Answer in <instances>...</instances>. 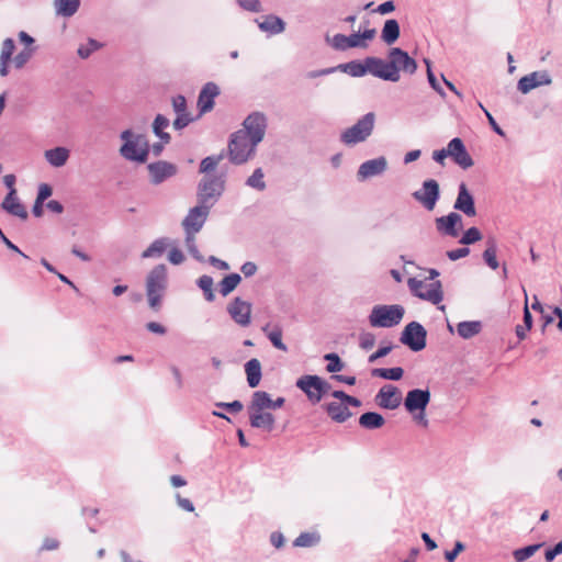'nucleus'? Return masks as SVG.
Wrapping results in <instances>:
<instances>
[{
	"label": "nucleus",
	"instance_id": "nucleus-1",
	"mask_svg": "<svg viewBox=\"0 0 562 562\" xmlns=\"http://www.w3.org/2000/svg\"><path fill=\"white\" fill-rule=\"evenodd\" d=\"M120 138L123 140L120 148V155L123 158L139 164L147 161L150 146L145 134H135L132 130H125L121 133Z\"/></svg>",
	"mask_w": 562,
	"mask_h": 562
},
{
	"label": "nucleus",
	"instance_id": "nucleus-2",
	"mask_svg": "<svg viewBox=\"0 0 562 562\" xmlns=\"http://www.w3.org/2000/svg\"><path fill=\"white\" fill-rule=\"evenodd\" d=\"M168 285L167 267L164 263L155 266L146 278V295L150 308L158 311L161 297Z\"/></svg>",
	"mask_w": 562,
	"mask_h": 562
},
{
	"label": "nucleus",
	"instance_id": "nucleus-3",
	"mask_svg": "<svg viewBox=\"0 0 562 562\" xmlns=\"http://www.w3.org/2000/svg\"><path fill=\"white\" fill-rule=\"evenodd\" d=\"M405 314L402 305H375L369 315L372 327L390 328L398 325Z\"/></svg>",
	"mask_w": 562,
	"mask_h": 562
},
{
	"label": "nucleus",
	"instance_id": "nucleus-4",
	"mask_svg": "<svg viewBox=\"0 0 562 562\" xmlns=\"http://www.w3.org/2000/svg\"><path fill=\"white\" fill-rule=\"evenodd\" d=\"M331 396L339 400L340 402H330L325 405V411L328 416L336 423H344L351 417V412L348 405L352 407H359L361 401L355 396L347 394L341 390L331 392Z\"/></svg>",
	"mask_w": 562,
	"mask_h": 562
},
{
	"label": "nucleus",
	"instance_id": "nucleus-5",
	"mask_svg": "<svg viewBox=\"0 0 562 562\" xmlns=\"http://www.w3.org/2000/svg\"><path fill=\"white\" fill-rule=\"evenodd\" d=\"M374 123L375 114L373 112H368L352 126L341 133L340 140L347 146L364 142L372 134Z\"/></svg>",
	"mask_w": 562,
	"mask_h": 562
},
{
	"label": "nucleus",
	"instance_id": "nucleus-6",
	"mask_svg": "<svg viewBox=\"0 0 562 562\" xmlns=\"http://www.w3.org/2000/svg\"><path fill=\"white\" fill-rule=\"evenodd\" d=\"M224 186L225 176L223 173L205 176L198 186L199 203L210 205L212 207L222 195Z\"/></svg>",
	"mask_w": 562,
	"mask_h": 562
},
{
	"label": "nucleus",
	"instance_id": "nucleus-7",
	"mask_svg": "<svg viewBox=\"0 0 562 562\" xmlns=\"http://www.w3.org/2000/svg\"><path fill=\"white\" fill-rule=\"evenodd\" d=\"M295 385L306 394L313 404L321 402L323 396L331 389V385L321 376L308 374L297 379Z\"/></svg>",
	"mask_w": 562,
	"mask_h": 562
},
{
	"label": "nucleus",
	"instance_id": "nucleus-8",
	"mask_svg": "<svg viewBox=\"0 0 562 562\" xmlns=\"http://www.w3.org/2000/svg\"><path fill=\"white\" fill-rule=\"evenodd\" d=\"M240 125V130L231 134L227 149H224L225 158L237 166L246 164V120Z\"/></svg>",
	"mask_w": 562,
	"mask_h": 562
},
{
	"label": "nucleus",
	"instance_id": "nucleus-9",
	"mask_svg": "<svg viewBox=\"0 0 562 562\" xmlns=\"http://www.w3.org/2000/svg\"><path fill=\"white\" fill-rule=\"evenodd\" d=\"M267 127L268 120L263 113L248 114V160L255 155L256 146L262 142Z\"/></svg>",
	"mask_w": 562,
	"mask_h": 562
},
{
	"label": "nucleus",
	"instance_id": "nucleus-10",
	"mask_svg": "<svg viewBox=\"0 0 562 562\" xmlns=\"http://www.w3.org/2000/svg\"><path fill=\"white\" fill-rule=\"evenodd\" d=\"M400 341L412 351L418 352L427 345V330L420 323L413 321L404 327Z\"/></svg>",
	"mask_w": 562,
	"mask_h": 562
},
{
	"label": "nucleus",
	"instance_id": "nucleus-11",
	"mask_svg": "<svg viewBox=\"0 0 562 562\" xmlns=\"http://www.w3.org/2000/svg\"><path fill=\"white\" fill-rule=\"evenodd\" d=\"M407 285L411 292L420 300L428 301L435 305L439 304L443 299L441 281L436 280L428 285L427 291H422L425 286L424 281L416 278H409Z\"/></svg>",
	"mask_w": 562,
	"mask_h": 562
},
{
	"label": "nucleus",
	"instance_id": "nucleus-12",
	"mask_svg": "<svg viewBox=\"0 0 562 562\" xmlns=\"http://www.w3.org/2000/svg\"><path fill=\"white\" fill-rule=\"evenodd\" d=\"M367 69L368 74L385 81L397 82L401 79V75H396L394 63H391V59L367 57Z\"/></svg>",
	"mask_w": 562,
	"mask_h": 562
},
{
	"label": "nucleus",
	"instance_id": "nucleus-13",
	"mask_svg": "<svg viewBox=\"0 0 562 562\" xmlns=\"http://www.w3.org/2000/svg\"><path fill=\"white\" fill-rule=\"evenodd\" d=\"M412 195L427 211H432L440 198L439 183L435 179H427Z\"/></svg>",
	"mask_w": 562,
	"mask_h": 562
},
{
	"label": "nucleus",
	"instance_id": "nucleus-14",
	"mask_svg": "<svg viewBox=\"0 0 562 562\" xmlns=\"http://www.w3.org/2000/svg\"><path fill=\"white\" fill-rule=\"evenodd\" d=\"M431 398L429 389H413L404 398V407L409 414L425 412Z\"/></svg>",
	"mask_w": 562,
	"mask_h": 562
},
{
	"label": "nucleus",
	"instance_id": "nucleus-15",
	"mask_svg": "<svg viewBox=\"0 0 562 562\" xmlns=\"http://www.w3.org/2000/svg\"><path fill=\"white\" fill-rule=\"evenodd\" d=\"M374 401L383 409H396L402 403V393L393 384L383 385L376 393Z\"/></svg>",
	"mask_w": 562,
	"mask_h": 562
},
{
	"label": "nucleus",
	"instance_id": "nucleus-16",
	"mask_svg": "<svg viewBox=\"0 0 562 562\" xmlns=\"http://www.w3.org/2000/svg\"><path fill=\"white\" fill-rule=\"evenodd\" d=\"M210 205L201 204L189 210L187 216L182 221V227L184 231L200 232L205 224L209 213Z\"/></svg>",
	"mask_w": 562,
	"mask_h": 562
},
{
	"label": "nucleus",
	"instance_id": "nucleus-17",
	"mask_svg": "<svg viewBox=\"0 0 562 562\" xmlns=\"http://www.w3.org/2000/svg\"><path fill=\"white\" fill-rule=\"evenodd\" d=\"M389 59H391V63H394L396 75H400L401 71L413 75L417 70L416 60L400 47H392L389 50Z\"/></svg>",
	"mask_w": 562,
	"mask_h": 562
},
{
	"label": "nucleus",
	"instance_id": "nucleus-18",
	"mask_svg": "<svg viewBox=\"0 0 562 562\" xmlns=\"http://www.w3.org/2000/svg\"><path fill=\"white\" fill-rule=\"evenodd\" d=\"M552 83V78L547 70L533 71L529 75L521 77L518 80L517 89L526 94L530 92L532 89H536L540 86H549Z\"/></svg>",
	"mask_w": 562,
	"mask_h": 562
},
{
	"label": "nucleus",
	"instance_id": "nucleus-19",
	"mask_svg": "<svg viewBox=\"0 0 562 562\" xmlns=\"http://www.w3.org/2000/svg\"><path fill=\"white\" fill-rule=\"evenodd\" d=\"M436 229L446 236L458 237L462 228V216L458 212H450L448 215L437 217Z\"/></svg>",
	"mask_w": 562,
	"mask_h": 562
},
{
	"label": "nucleus",
	"instance_id": "nucleus-20",
	"mask_svg": "<svg viewBox=\"0 0 562 562\" xmlns=\"http://www.w3.org/2000/svg\"><path fill=\"white\" fill-rule=\"evenodd\" d=\"M449 156L462 169H468L474 165V161L468 153L463 140L459 137L452 138L447 146Z\"/></svg>",
	"mask_w": 562,
	"mask_h": 562
},
{
	"label": "nucleus",
	"instance_id": "nucleus-21",
	"mask_svg": "<svg viewBox=\"0 0 562 562\" xmlns=\"http://www.w3.org/2000/svg\"><path fill=\"white\" fill-rule=\"evenodd\" d=\"M147 169L153 184H160L177 173V166L166 160L151 162L147 166Z\"/></svg>",
	"mask_w": 562,
	"mask_h": 562
},
{
	"label": "nucleus",
	"instance_id": "nucleus-22",
	"mask_svg": "<svg viewBox=\"0 0 562 562\" xmlns=\"http://www.w3.org/2000/svg\"><path fill=\"white\" fill-rule=\"evenodd\" d=\"M456 211L462 212L468 217L476 215L475 201L472 193L468 190L464 182H461L458 188V195L453 204Z\"/></svg>",
	"mask_w": 562,
	"mask_h": 562
},
{
	"label": "nucleus",
	"instance_id": "nucleus-23",
	"mask_svg": "<svg viewBox=\"0 0 562 562\" xmlns=\"http://www.w3.org/2000/svg\"><path fill=\"white\" fill-rule=\"evenodd\" d=\"M387 168V160L384 156L362 162L358 169L357 177L364 180L371 177L382 175Z\"/></svg>",
	"mask_w": 562,
	"mask_h": 562
},
{
	"label": "nucleus",
	"instance_id": "nucleus-24",
	"mask_svg": "<svg viewBox=\"0 0 562 562\" xmlns=\"http://www.w3.org/2000/svg\"><path fill=\"white\" fill-rule=\"evenodd\" d=\"M255 23L259 30L268 36L278 35L284 32L285 22L278 15L267 14L255 19Z\"/></svg>",
	"mask_w": 562,
	"mask_h": 562
},
{
	"label": "nucleus",
	"instance_id": "nucleus-25",
	"mask_svg": "<svg viewBox=\"0 0 562 562\" xmlns=\"http://www.w3.org/2000/svg\"><path fill=\"white\" fill-rule=\"evenodd\" d=\"M220 94V88L214 82L204 85L199 94L198 105L200 113H206L214 106V99Z\"/></svg>",
	"mask_w": 562,
	"mask_h": 562
},
{
	"label": "nucleus",
	"instance_id": "nucleus-26",
	"mask_svg": "<svg viewBox=\"0 0 562 562\" xmlns=\"http://www.w3.org/2000/svg\"><path fill=\"white\" fill-rule=\"evenodd\" d=\"M249 423L254 428L270 432L274 428L276 419L269 411L250 409Z\"/></svg>",
	"mask_w": 562,
	"mask_h": 562
},
{
	"label": "nucleus",
	"instance_id": "nucleus-27",
	"mask_svg": "<svg viewBox=\"0 0 562 562\" xmlns=\"http://www.w3.org/2000/svg\"><path fill=\"white\" fill-rule=\"evenodd\" d=\"M1 207L21 220L27 218V211L25 206L19 201L16 196V190L12 189L8 192L7 196L1 203Z\"/></svg>",
	"mask_w": 562,
	"mask_h": 562
},
{
	"label": "nucleus",
	"instance_id": "nucleus-28",
	"mask_svg": "<svg viewBox=\"0 0 562 562\" xmlns=\"http://www.w3.org/2000/svg\"><path fill=\"white\" fill-rule=\"evenodd\" d=\"M15 50L13 38L8 37L2 42L0 53V76L7 77L9 74V64L13 60L12 55Z\"/></svg>",
	"mask_w": 562,
	"mask_h": 562
},
{
	"label": "nucleus",
	"instance_id": "nucleus-29",
	"mask_svg": "<svg viewBox=\"0 0 562 562\" xmlns=\"http://www.w3.org/2000/svg\"><path fill=\"white\" fill-rule=\"evenodd\" d=\"M15 50L13 38L8 37L2 42L0 53V76L7 77L9 74V64L13 60L12 55Z\"/></svg>",
	"mask_w": 562,
	"mask_h": 562
},
{
	"label": "nucleus",
	"instance_id": "nucleus-30",
	"mask_svg": "<svg viewBox=\"0 0 562 562\" xmlns=\"http://www.w3.org/2000/svg\"><path fill=\"white\" fill-rule=\"evenodd\" d=\"M337 71L346 72L351 77H363L368 74L367 69V57L360 60H351L345 64L337 65Z\"/></svg>",
	"mask_w": 562,
	"mask_h": 562
},
{
	"label": "nucleus",
	"instance_id": "nucleus-31",
	"mask_svg": "<svg viewBox=\"0 0 562 562\" xmlns=\"http://www.w3.org/2000/svg\"><path fill=\"white\" fill-rule=\"evenodd\" d=\"M400 35L401 29L398 22L395 19L386 20L381 32L382 41L387 45H392L398 40Z\"/></svg>",
	"mask_w": 562,
	"mask_h": 562
},
{
	"label": "nucleus",
	"instance_id": "nucleus-32",
	"mask_svg": "<svg viewBox=\"0 0 562 562\" xmlns=\"http://www.w3.org/2000/svg\"><path fill=\"white\" fill-rule=\"evenodd\" d=\"M481 321H463L457 325V333L463 339H470L482 331Z\"/></svg>",
	"mask_w": 562,
	"mask_h": 562
},
{
	"label": "nucleus",
	"instance_id": "nucleus-33",
	"mask_svg": "<svg viewBox=\"0 0 562 562\" xmlns=\"http://www.w3.org/2000/svg\"><path fill=\"white\" fill-rule=\"evenodd\" d=\"M246 301L240 297H235L227 306V312L231 317L240 326H246Z\"/></svg>",
	"mask_w": 562,
	"mask_h": 562
},
{
	"label": "nucleus",
	"instance_id": "nucleus-34",
	"mask_svg": "<svg viewBox=\"0 0 562 562\" xmlns=\"http://www.w3.org/2000/svg\"><path fill=\"white\" fill-rule=\"evenodd\" d=\"M81 0H54V7L57 15L70 18L75 15L80 8Z\"/></svg>",
	"mask_w": 562,
	"mask_h": 562
},
{
	"label": "nucleus",
	"instance_id": "nucleus-35",
	"mask_svg": "<svg viewBox=\"0 0 562 562\" xmlns=\"http://www.w3.org/2000/svg\"><path fill=\"white\" fill-rule=\"evenodd\" d=\"M45 158L53 167L64 166L69 158V150L65 147H55L45 151Z\"/></svg>",
	"mask_w": 562,
	"mask_h": 562
},
{
	"label": "nucleus",
	"instance_id": "nucleus-36",
	"mask_svg": "<svg viewBox=\"0 0 562 562\" xmlns=\"http://www.w3.org/2000/svg\"><path fill=\"white\" fill-rule=\"evenodd\" d=\"M385 424L384 417L376 412H367L359 417V425L364 429H378Z\"/></svg>",
	"mask_w": 562,
	"mask_h": 562
},
{
	"label": "nucleus",
	"instance_id": "nucleus-37",
	"mask_svg": "<svg viewBox=\"0 0 562 562\" xmlns=\"http://www.w3.org/2000/svg\"><path fill=\"white\" fill-rule=\"evenodd\" d=\"M249 409L272 411V398L266 391H256L251 397Z\"/></svg>",
	"mask_w": 562,
	"mask_h": 562
},
{
	"label": "nucleus",
	"instance_id": "nucleus-38",
	"mask_svg": "<svg viewBox=\"0 0 562 562\" xmlns=\"http://www.w3.org/2000/svg\"><path fill=\"white\" fill-rule=\"evenodd\" d=\"M169 246V239L166 237L155 239L142 254V258H158L162 256Z\"/></svg>",
	"mask_w": 562,
	"mask_h": 562
},
{
	"label": "nucleus",
	"instance_id": "nucleus-39",
	"mask_svg": "<svg viewBox=\"0 0 562 562\" xmlns=\"http://www.w3.org/2000/svg\"><path fill=\"white\" fill-rule=\"evenodd\" d=\"M497 254V244L495 238L490 237L486 240V249L483 251V260L484 262L492 269L496 270L499 267V263L496 258Z\"/></svg>",
	"mask_w": 562,
	"mask_h": 562
},
{
	"label": "nucleus",
	"instance_id": "nucleus-40",
	"mask_svg": "<svg viewBox=\"0 0 562 562\" xmlns=\"http://www.w3.org/2000/svg\"><path fill=\"white\" fill-rule=\"evenodd\" d=\"M371 375L374 378H382L385 380L398 381L404 375V370L401 367L394 368H375L371 370Z\"/></svg>",
	"mask_w": 562,
	"mask_h": 562
},
{
	"label": "nucleus",
	"instance_id": "nucleus-41",
	"mask_svg": "<svg viewBox=\"0 0 562 562\" xmlns=\"http://www.w3.org/2000/svg\"><path fill=\"white\" fill-rule=\"evenodd\" d=\"M169 120L162 114H158L153 123V132L164 144H168L171 139L169 133L164 132V128L168 127Z\"/></svg>",
	"mask_w": 562,
	"mask_h": 562
},
{
	"label": "nucleus",
	"instance_id": "nucleus-42",
	"mask_svg": "<svg viewBox=\"0 0 562 562\" xmlns=\"http://www.w3.org/2000/svg\"><path fill=\"white\" fill-rule=\"evenodd\" d=\"M261 363L258 359L248 360V387H257L261 380Z\"/></svg>",
	"mask_w": 562,
	"mask_h": 562
},
{
	"label": "nucleus",
	"instance_id": "nucleus-43",
	"mask_svg": "<svg viewBox=\"0 0 562 562\" xmlns=\"http://www.w3.org/2000/svg\"><path fill=\"white\" fill-rule=\"evenodd\" d=\"M225 158V150H222L217 155L207 156L202 159L200 162L199 171L201 173H205L206 176H211L210 173L215 170L217 165Z\"/></svg>",
	"mask_w": 562,
	"mask_h": 562
},
{
	"label": "nucleus",
	"instance_id": "nucleus-44",
	"mask_svg": "<svg viewBox=\"0 0 562 562\" xmlns=\"http://www.w3.org/2000/svg\"><path fill=\"white\" fill-rule=\"evenodd\" d=\"M241 282V276L238 273H231L223 278V280L220 282V293L223 296H227L229 293H232L237 285Z\"/></svg>",
	"mask_w": 562,
	"mask_h": 562
},
{
	"label": "nucleus",
	"instance_id": "nucleus-45",
	"mask_svg": "<svg viewBox=\"0 0 562 562\" xmlns=\"http://www.w3.org/2000/svg\"><path fill=\"white\" fill-rule=\"evenodd\" d=\"M269 327L270 325L267 324L265 327H262V330L266 333L272 346L279 350L286 351L288 348L282 341V329L279 326H274L271 330H269Z\"/></svg>",
	"mask_w": 562,
	"mask_h": 562
},
{
	"label": "nucleus",
	"instance_id": "nucleus-46",
	"mask_svg": "<svg viewBox=\"0 0 562 562\" xmlns=\"http://www.w3.org/2000/svg\"><path fill=\"white\" fill-rule=\"evenodd\" d=\"M186 238L184 244L189 251V254L199 262H205V258L201 252L199 251L196 244H195V234L199 232H192V231H184Z\"/></svg>",
	"mask_w": 562,
	"mask_h": 562
},
{
	"label": "nucleus",
	"instance_id": "nucleus-47",
	"mask_svg": "<svg viewBox=\"0 0 562 562\" xmlns=\"http://www.w3.org/2000/svg\"><path fill=\"white\" fill-rule=\"evenodd\" d=\"M196 285L202 290L204 299L207 302H213L215 300V294L213 291V278L203 274L196 280Z\"/></svg>",
	"mask_w": 562,
	"mask_h": 562
},
{
	"label": "nucleus",
	"instance_id": "nucleus-48",
	"mask_svg": "<svg viewBox=\"0 0 562 562\" xmlns=\"http://www.w3.org/2000/svg\"><path fill=\"white\" fill-rule=\"evenodd\" d=\"M324 360L328 362L326 366V371L329 373H337L345 367V363L341 361L340 357L335 352L326 353L324 356Z\"/></svg>",
	"mask_w": 562,
	"mask_h": 562
},
{
	"label": "nucleus",
	"instance_id": "nucleus-49",
	"mask_svg": "<svg viewBox=\"0 0 562 562\" xmlns=\"http://www.w3.org/2000/svg\"><path fill=\"white\" fill-rule=\"evenodd\" d=\"M35 53V48L33 47H24L21 52H19L13 58L12 63L16 69H22L29 60L33 57Z\"/></svg>",
	"mask_w": 562,
	"mask_h": 562
},
{
	"label": "nucleus",
	"instance_id": "nucleus-50",
	"mask_svg": "<svg viewBox=\"0 0 562 562\" xmlns=\"http://www.w3.org/2000/svg\"><path fill=\"white\" fill-rule=\"evenodd\" d=\"M542 543L530 544L520 549H517L513 552L514 559L517 562H522L533 555L540 548Z\"/></svg>",
	"mask_w": 562,
	"mask_h": 562
},
{
	"label": "nucleus",
	"instance_id": "nucleus-51",
	"mask_svg": "<svg viewBox=\"0 0 562 562\" xmlns=\"http://www.w3.org/2000/svg\"><path fill=\"white\" fill-rule=\"evenodd\" d=\"M102 47V44L99 43L98 41L93 40V38H89L87 44H81L78 49H77V54L80 58L82 59H87L88 57H90V55L100 49Z\"/></svg>",
	"mask_w": 562,
	"mask_h": 562
},
{
	"label": "nucleus",
	"instance_id": "nucleus-52",
	"mask_svg": "<svg viewBox=\"0 0 562 562\" xmlns=\"http://www.w3.org/2000/svg\"><path fill=\"white\" fill-rule=\"evenodd\" d=\"M319 541V536L312 532H302L293 542L294 547H313Z\"/></svg>",
	"mask_w": 562,
	"mask_h": 562
},
{
	"label": "nucleus",
	"instance_id": "nucleus-53",
	"mask_svg": "<svg viewBox=\"0 0 562 562\" xmlns=\"http://www.w3.org/2000/svg\"><path fill=\"white\" fill-rule=\"evenodd\" d=\"M483 238L481 231L477 227H470L468 228L462 237L460 238L459 243L462 245H472L476 241H480Z\"/></svg>",
	"mask_w": 562,
	"mask_h": 562
},
{
	"label": "nucleus",
	"instance_id": "nucleus-54",
	"mask_svg": "<svg viewBox=\"0 0 562 562\" xmlns=\"http://www.w3.org/2000/svg\"><path fill=\"white\" fill-rule=\"evenodd\" d=\"M327 42L336 50L345 52L350 48L348 35L335 34L331 38L327 37Z\"/></svg>",
	"mask_w": 562,
	"mask_h": 562
},
{
	"label": "nucleus",
	"instance_id": "nucleus-55",
	"mask_svg": "<svg viewBox=\"0 0 562 562\" xmlns=\"http://www.w3.org/2000/svg\"><path fill=\"white\" fill-rule=\"evenodd\" d=\"M426 66H427V79H428V82L430 85V87L437 92L439 93L442 98L446 97V92L445 90L442 89V87L439 85L436 76L434 75L432 70H431V64H430V60L429 59H424Z\"/></svg>",
	"mask_w": 562,
	"mask_h": 562
},
{
	"label": "nucleus",
	"instance_id": "nucleus-56",
	"mask_svg": "<svg viewBox=\"0 0 562 562\" xmlns=\"http://www.w3.org/2000/svg\"><path fill=\"white\" fill-rule=\"evenodd\" d=\"M248 186L255 188L259 191L266 188V183L263 181V172L261 168H257L250 177H248Z\"/></svg>",
	"mask_w": 562,
	"mask_h": 562
},
{
	"label": "nucleus",
	"instance_id": "nucleus-57",
	"mask_svg": "<svg viewBox=\"0 0 562 562\" xmlns=\"http://www.w3.org/2000/svg\"><path fill=\"white\" fill-rule=\"evenodd\" d=\"M375 345V336L370 331H363L359 336V346L363 350H370Z\"/></svg>",
	"mask_w": 562,
	"mask_h": 562
},
{
	"label": "nucleus",
	"instance_id": "nucleus-58",
	"mask_svg": "<svg viewBox=\"0 0 562 562\" xmlns=\"http://www.w3.org/2000/svg\"><path fill=\"white\" fill-rule=\"evenodd\" d=\"M465 550V544L462 541H456L452 550L445 551V559L447 562H454L457 557Z\"/></svg>",
	"mask_w": 562,
	"mask_h": 562
},
{
	"label": "nucleus",
	"instance_id": "nucleus-59",
	"mask_svg": "<svg viewBox=\"0 0 562 562\" xmlns=\"http://www.w3.org/2000/svg\"><path fill=\"white\" fill-rule=\"evenodd\" d=\"M192 121H193V117L189 113L177 114V117L173 121V127H175V130L180 131V130L187 127Z\"/></svg>",
	"mask_w": 562,
	"mask_h": 562
},
{
	"label": "nucleus",
	"instance_id": "nucleus-60",
	"mask_svg": "<svg viewBox=\"0 0 562 562\" xmlns=\"http://www.w3.org/2000/svg\"><path fill=\"white\" fill-rule=\"evenodd\" d=\"M393 349V345L381 346L375 352L368 358L369 363H374L378 359L387 356Z\"/></svg>",
	"mask_w": 562,
	"mask_h": 562
},
{
	"label": "nucleus",
	"instance_id": "nucleus-61",
	"mask_svg": "<svg viewBox=\"0 0 562 562\" xmlns=\"http://www.w3.org/2000/svg\"><path fill=\"white\" fill-rule=\"evenodd\" d=\"M172 106L177 114L187 112V100L182 94H178L172 99Z\"/></svg>",
	"mask_w": 562,
	"mask_h": 562
},
{
	"label": "nucleus",
	"instance_id": "nucleus-62",
	"mask_svg": "<svg viewBox=\"0 0 562 562\" xmlns=\"http://www.w3.org/2000/svg\"><path fill=\"white\" fill-rule=\"evenodd\" d=\"M469 254H470V249L468 247H461V248H457V249L447 251V257L451 261H456V260L467 257Z\"/></svg>",
	"mask_w": 562,
	"mask_h": 562
},
{
	"label": "nucleus",
	"instance_id": "nucleus-63",
	"mask_svg": "<svg viewBox=\"0 0 562 562\" xmlns=\"http://www.w3.org/2000/svg\"><path fill=\"white\" fill-rule=\"evenodd\" d=\"M559 554H562V541L555 543L553 548L547 549L544 559L547 562H552Z\"/></svg>",
	"mask_w": 562,
	"mask_h": 562
},
{
	"label": "nucleus",
	"instance_id": "nucleus-64",
	"mask_svg": "<svg viewBox=\"0 0 562 562\" xmlns=\"http://www.w3.org/2000/svg\"><path fill=\"white\" fill-rule=\"evenodd\" d=\"M168 260L172 265H181L184 261V255L179 248L175 247L169 251Z\"/></svg>",
	"mask_w": 562,
	"mask_h": 562
}]
</instances>
